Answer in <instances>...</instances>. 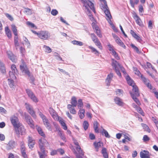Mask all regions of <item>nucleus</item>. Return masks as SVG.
<instances>
[{"label":"nucleus","mask_w":158,"mask_h":158,"mask_svg":"<svg viewBox=\"0 0 158 158\" xmlns=\"http://www.w3.org/2000/svg\"><path fill=\"white\" fill-rule=\"evenodd\" d=\"M81 0L83 3L84 6L85 8V11L87 15L89 17V19L91 21H94V18L92 16V15L91 13V12L89 8V7L93 10L94 13H95V10L94 4L90 1V0Z\"/></svg>","instance_id":"f257e3e1"},{"label":"nucleus","mask_w":158,"mask_h":158,"mask_svg":"<svg viewBox=\"0 0 158 158\" xmlns=\"http://www.w3.org/2000/svg\"><path fill=\"white\" fill-rule=\"evenodd\" d=\"M14 128L15 135H16L18 137H20V135H23L26 133V130L21 123L19 124Z\"/></svg>","instance_id":"f03ea898"},{"label":"nucleus","mask_w":158,"mask_h":158,"mask_svg":"<svg viewBox=\"0 0 158 158\" xmlns=\"http://www.w3.org/2000/svg\"><path fill=\"white\" fill-rule=\"evenodd\" d=\"M39 144L40 151L45 150V147H48L49 144L47 141L44 138H41L39 139Z\"/></svg>","instance_id":"7ed1b4c3"},{"label":"nucleus","mask_w":158,"mask_h":158,"mask_svg":"<svg viewBox=\"0 0 158 158\" xmlns=\"http://www.w3.org/2000/svg\"><path fill=\"white\" fill-rule=\"evenodd\" d=\"M39 115L42 119L44 125L50 131L52 130V128L49 122L48 119L40 111L38 112Z\"/></svg>","instance_id":"20e7f679"},{"label":"nucleus","mask_w":158,"mask_h":158,"mask_svg":"<svg viewBox=\"0 0 158 158\" xmlns=\"http://www.w3.org/2000/svg\"><path fill=\"white\" fill-rule=\"evenodd\" d=\"M20 69L23 73L27 75L29 77L30 76V73L28 68H27L25 63L23 60H22V62L20 65Z\"/></svg>","instance_id":"39448f33"},{"label":"nucleus","mask_w":158,"mask_h":158,"mask_svg":"<svg viewBox=\"0 0 158 158\" xmlns=\"http://www.w3.org/2000/svg\"><path fill=\"white\" fill-rule=\"evenodd\" d=\"M50 36L49 32L46 31H39L38 37L43 40H48Z\"/></svg>","instance_id":"423d86ee"},{"label":"nucleus","mask_w":158,"mask_h":158,"mask_svg":"<svg viewBox=\"0 0 158 158\" xmlns=\"http://www.w3.org/2000/svg\"><path fill=\"white\" fill-rule=\"evenodd\" d=\"M25 106L28 112L32 117L34 118H36V116L35 114V112L33 109L32 106L28 103H26L25 104Z\"/></svg>","instance_id":"0eeeda50"},{"label":"nucleus","mask_w":158,"mask_h":158,"mask_svg":"<svg viewBox=\"0 0 158 158\" xmlns=\"http://www.w3.org/2000/svg\"><path fill=\"white\" fill-rule=\"evenodd\" d=\"M26 93L28 97L34 102H37L38 100L33 93L29 89L26 90Z\"/></svg>","instance_id":"6e6552de"},{"label":"nucleus","mask_w":158,"mask_h":158,"mask_svg":"<svg viewBox=\"0 0 158 158\" xmlns=\"http://www.w3.org/2000/svg\"><path fill=\"white\" fill-rule=\"evenodd\" d=\"M10 120L14 127L17 126L19 124H21L19 121L18 118L15 115L11 116L10 117Z\"/></svg>","instance_id":"1a4fd4ad"},{"label":"nucleus","mask_w":158,"mask_h":158,"mask_svg":"<svg viewBox=\"0 0 158 158\" xmlns=\"http://www.w3.org/2000/svg\"><path fill=\"white\" fill-rule=\"evenodd\" d=\"M112 65L113 68L114 69L115 72L118 75L119 77L121 76V74L119 71V69L118 68L117 64H118V63L116 61L114 60V59H112Z\"/></svg>","instance_id":"9d476101"},{"label":"nucleus","mask_w":158,"mask_h":158,"mask_svg":"<svg viewBox=\"0 0 158 158\" xmlns=\"http://www.w3.org/2000/svg\"><path fill=\"white\" fill-rule=\"evenodd\" d=\"M48 110L51 116L55 120L58 119L59 116L54 110L52 107H50Z\"/></svg>","instance_id":"9b49d317"},{"label":"nucleus","mask_w":158,"mask_h":158,"mask_svg":"<svg viewBox=\"0 0 158 158\" xmlns=\"http://www.w3.org/2000/svg\"><path fill=\"white\" fill-rule=\"evenodd\" d=\"M112 35L113 37L115 40L116 43L119 45L122 46L124 48H126V46L124 44L122 41L119 38L114 34L112 33Z\"/></svg>","instance_id":"f8f14e48"},{"label":"nucleus","mask_w":158,"mask_h":158,"mask_svg":"<svg viewBox=\"0 0 158 158\" xmlns=\"http://www.w3.org/2000/svg\"><path fill=\"white\" fill-rule=\"evenodd\" d=\"M16 145L15 141L13 140H10L7 144L6 148L7 150H10L15 148Z\"/></svg>","instance_id":"ddd939ff"},{"label":"nucleus","mask_w":158,"mask_h":158,"mask_svg":"<svg viewBox=\"0 0 158 158\" xmlns=\"http://www.w3.org/2000/svg\"><path fill=\"white\" fill-rule=\"evenodd\" d=\"M25 118L29 125L32 128H34V126L33 124V121L31 117L28 115H26Z\"/></svg>","instance_id":"4468645a"},{"label":"nucleus","mask_w":158,"mask_h":158,"mask_svg":"<svg viewBox=\"0 0 158 158\" xmlns=\"http://www.w3.org/2000/svg\"><path fill=\"white\" fill-rule=\"evenodd\" d=\"M114 100L115 103L119 106H123L124 105L123 100L118 97H115Z\"/></svg>","instance_id":"2eb2a0df"},{"label":"nucleus","mask_w":158,"mask_h":158,"mask_svg":"<svg viewBox=\"0 0 158 158\" xmlns=\"http://www.w3.org/2000/svg\"><path fill=\"white\" fill-rule=\"evenodd\" d=\"M6 53L8 58L13 62H15L16 61V58L15 56L10 51H7Z\"/></svg>","instance_id":"dca6fc26"},{"label":"nucleus","mask_w":158,"mask_h":158,"mask_svg":"<svg viewBox=\"0 0 158 158\" xmlns=\"http://www.w3.org/2000/svg\"><path fill=\"white\" fill-rule=\"evenodd\" d=\"M133 18L135 19L137 24L140 26H143V23L139 17L135 13L134 15Z\"/></svg>","instance_id":"f3484780"},{"label":"nucleus","mask_w":158,"mask_h":158,"mask_svg":"<svg viewBox=\"0 0 158 158\" xmlns=\"http://www.w3.org/2000/svg\"><path fill=\"white\" fill-rule=\"evenodd\" d=\"M140 156L141 158H150L149 152L147 151L144 150L143 152H140Z\"/></svg>","instance_id":"a211bd4d"},{"label":"nucleus","mask_w":158,"mask_h":158,"mask_svg":"<svg viewBox=\"0 0 158 158\" xmlns=\"http://www.w3.org/2000/svg\"><path fill=\"white\" fill-rule=\"evenodd\" d=\"M73 142L74 144L77 146L76 147V149L77 151L79 153H80L81 155H83V153L81 150V148L79 145L78 143L76 141L75 139H73Z\"/></svg>","instance_id":"6ab92c4d"},{"label":"nucleus","mask_w":158,"mask_h":158,"mask_svg":"<svg viewBox=\"0 0 158 158\" xmlns=\"http://www.w3.org/2000/svg\"><path fill=\"white\" fill-rule=\"evenodd\" d=\"M113 77V74L112 73H110L108 75L106 81L107 86H109L110 85Z\"/></svg>","instance_id":"aec40b11"},{"label":"nucleus","mask_w":158,"mask_h":158,"mask_svg":"<svg viewBox=\"0 0 158 158\" xmlns=\"http://www.w3.org/2000/svg\"><path fill=\"white\" fill-rule=\"evenodd\" d=\"M133 87L132 90L133 92L134 93L133 94L136 96H139V89L136 85H134L132 86Z\"/></svg>","instance_id":"412c9836"},{"label":"nucleus","mask_w":158,"mask_h":158,"mask_svg":"<svg viewBox=\"0 0 158 158\" xmlns=\"http://www.w3.org/2000/svg\"><path fill=\"white\" fill-rule=\"evenodd\" d=\"M94 144L97 152L98 151V149L102 147L103 146V143L100 142L98 143L94 142Z\"/></svg>","instance_id":"4be33fe9"},{"label":"nucleus","mask_w":158,"mask_h":158,"mask_svg":"<svg viewBox=\"0 0 158 158\" xmlns=\"http://www.w3.org/2000/svg\"><path fill=\"white\" fill-rule=\"evenodd\" d=\"M57 120L59 121L60 123L61 124V126H62L64 130H66L67 129V127L65 124L64 120L61 118H60L59 117H58V119Z\"/></svg>","instance_id":"5701e85b"},{"label":"nucleus","mask_w":158,"mask_h":158,"mask_svg":"<svg viewBox=\"0 0 158 158\" xmlns=\"http://www.w3.org/2000/svg\"><path fill=\"white\" fill-rule=\"evenodd\" d=\"M94 130L97 133L99 132L98 126H99V124L98 123V122L96 121H95L94 122Z\"/></svg>","instance_id":"b1692460"},{"label":"nucleus","mask_w":158,"mask_h":158,"mask_svg":"<svg viewBox=\"0 0 158 158\" xmlns=\"http://www.w3.org/2000/svg\"><path fill=\"white\" fill-rule=\"evenodd\" d=\"M38 153L39 155L40 158H45L47 156V153L45 150H44V151H38Z\"/></svg>","instance_id":"393cba45"},{"label":"nucleus","mask_w":158,"mask_h":158,"mask_svg":"<svg viewBox=\"0 0 158 158\" xmlns=\"http://www.w3.org/2000/svg\"><path fill=\"white\" fill-rule=\"evenodd\" d=\"M130 33L132 35V36L135 38L138 41H140L141 40L140 37L137 35L135 32L133 30H131L130 31Z\"/></svg>","instance_id":"a878e982"},{"label":"nucleus","mask_w":158,"mask_h":158,"mask_svg":"<svg viewBox=\"0 0 158 158\" xmlns=\"http://www.w3.org/2000/svg\"><path fill=\"white\" fill-rule=\"evenodd\" d=\"M126 80H127L128 84L132 86L134 85L133 81L131 79L129 76H127L126 78Z\"/></svg>","instance_id":"bb28decb"},{"label":"nucleus","mask_w":158,"mask_h":158,"mask_svg":"<svg viewBox=\"0 0 158 158\" xmlns=\"http://www.w3.org/2000/svg\"><path fill=\"white\" fill-rule=\"evenodd\" d=\"M5 31L7 37L9 38H10L11 37V32L8 27H5Z\"/></svg>","instance_id":"cd10ccee"},{"label":"nucleus","mask_w":158,"mask_h":158,"mask_svg":"<svg viewBox=\"0 0 158 158\" xmlns=\"http://www.w3.org/2000/svg\"><path fill=\"white\" fill-rule=\"evenodd\" d=\"M36 128L39 133L42 136L44 137V138L45 137V135L43 131H42V129L40 127L37 126L36 127Z\"/></svg>","instance_id":"c85d7f7f"},{"label":"nucleus","mask_w":158,"mask_h":158,"mask_svg":"<svg viewBox=\"0 0 158 158\" xmlns=\"http://www.w3.org/2000/svg\"><path fill=\"white\" fill-rule=\"evenodd\" d=\"M0 71L3 73L6 72V70L4 64L0 61Z\"/></svg>","instance_id":"c756f323"},{"label":"nucleus","mask_w":158,"mask_h":158,"mask_svg":"<svg viewBox=\"0 0 158 158\" xmlns=\"http://www.w3.org/2000/svg\"><path fill=\"white\" fill-rule=\"evenodd\" d=\"M11 29L14 33V35L17 36L18 35L17 34V27L15 26L14 24H12L11 25Z\"/></svg>","instance_id":"7c9ffc66"},{"label":"nucleus","mask_w":158,"mask_h":158,"mask_svg":"<svg viewBox=\"0 0 158 158\" xmlns=\"http://www.w3.org/2000/svg\"><path fill=\"white\" fill-rule=\"evenodd\" d=\"M130 94L131 96L133 98V99L134 100V101L138 105H139L140 104V103L138 99L136 98V97H137L138 96H136L135 95L133 94L132 93H130Z\"/></svg>","instance_id":"2f4dec72"},{"label":"nucleus","mask_w":158,"mask_h":158,"mask_svg":"<svg viewBox=\"0 0 158 158\" xmlns=\"http://www.w3.org/2000/svg\"><path fill=\"white\" fill-rule=\"evenodd\" d=\"M71 103L73 107H76L77 106V102L75 97H72Z\"/></svg>","instance_id":"473e14b6"},{"label":"nucleus","mask_w":158,"mask_h":158,"mask_svg":"<svg viewBox=\"0 0 158 158\" xmlns=\"http://www.w3.org/2000/svg\"><path fill=\"white\" fill-rule=\"evenodd\" d=\"M85 110L84 109H80L79 111V117L81 119L83 118L85 116Z\"/></svg>","instance_id":"72a5a7b5"},{"label":"nucleus","mask_w":158,"mask_h":158,"mask_svg":"<svg viewBox=\"0 0 158 158\" xmlns=\"http://www.w3.org/2000/svg\"><path fill=\"white\" fill-rule=\"evenodd\" d=\"M71 43L74 45H76L79 46H82L83 45V43L82 42L75 40L72 41Z\"/></svg>","instance_id":"f704fd0d"},{"label":"nucleus","mask_w":158,"mask_h":158,"mask_svg":"<svg viewBox=\"0 0 158 158\" xmlns=\"http://www.w3.org/2000/svg\"><path fill=\"white\" fill-rule=\"evenodd\" d=\"M95 44V45L97 46L98 48L100 49H102V47L101 46V44L99 41L98 39L96 40L93 42Z\"/></svg>","instance_id":"c9c22d12"},{"label":"nucleus","mask_w":158,"mask_h":158,"mask_svg":"<svg viewBox=\"0 0 158 158\" xmlns=\"http://www.w3.org/2000/svg\"><path fill=\"white\" fill-rule=\"evenodd\" d=\"M95 44V45L97 46L98 48L100 49H102V47L101 46V44L99 41L98 39L96 40L93 42Z\"/></svg>","instance_id":"e433bc0d"},{"label":"nucleus","mask_w":158,"mask_h":158,"mask_svg":"<svg viewBox=\"0 0 158 158\" xmlns=\"http://www.w3.org/2000/svg\"><path fill=\"white\" fill-rule=\"evenodd\" d=\"M141 125L144 131H146L148 132H150V130L149 129V127L147 125L142 123H141Z\"/></svg>","instance_id":"4c0bfd02"},{"label":"nucleus","mask_w":158,"mask_h":158,"mask_svg":"<svg viewBox=\"0 0 158 158\" xmlns=\"http://www.w3.org/2000/svg\"><path fill=\"white\" fill-rule=\"evenodd\" d=\"M139 2V0H135L134 2L133 0H130V3L131 6L133 8L135 7V4H137Z\"/></svg>","instance_id":"58836bf2"},{"label":"nucleus","mask_w":158,"mask_h":158,"mask_svg":"<svg viewBox=\"0 0 158 158\" xmlns=\"http://www.w3.org/2000/svg\"><path fill=\"white\" fill-rule=\"evenodd\" d=\"M88 48L91 50L92 52L94 53L95 54L98 55L99 54L98 52L94 48L91 46H89Z\"/></svg>","instance_id":"ea45409f"},{"label":"nucleus","mask_w":158,"mask_h":158,"mask_svg":"<svg viewBox=\"0 0 158 158\" xmlns=\"http://www.w3.org/2000/svg\"><path fill=\"white\" fill-rule=\"evenodd\" d=\"M83 106V103L82 99H79L78 100V107L79 109H81V108Z\"/></svg>","instance_id":"a19ab883"},{"label":"nucleus","mask_w":158,"mask_h":158,"mask_svg":"<svg viewBox=\"0 0 158 158\" xmlns=\"http://www.w3.org/2000/svg\"><path fill=\"white\" fill-rule=\"evenodd\" d=\"M83 126L84 129L86 130L88 129L89 126L88 122L86 121H84L83 123Z\"/></svg>","instance_id":"79ce46f5"},{"label":"nucleus","mask_w":158,"mask_h":158,"mask_svg":"<svg viewBox=\"0 0 158 158\" xmlns=\"http://www.w3.org/2000/svg\"><path fill=\"white\" fill-rule=\"evenodd\" d=\"M11 69L12 71L15 74H17L18 73V72L15 65L12 64L11 66Z\"/></svg>","instance_id":"37998d69"},{"label":"nucleus","mask_w":158,"mask_h":158,"mask_svg":"<svg viewBox=\"0 0 158 158\" xmlns=\"http://www.w3.org/2000/svg\"><path fill=\"white\" fill-rule=\"evenodd\" d=\"M26 149H21V151L22 156L24 158H27V155L26 153Z\"/></svg>","instance_id":"c03bdc74"},{"label":"nucleus","mask_w":158,"mask_h":158,"mask_svg":"<svg viewBox=\"0 0 158 158\" xmlns=\"http://www.w3.org/2000/svg\"><path fill=\"white\" fill-rule=\"evenodd\" d=\"M18 35L17 36H16L14 37V42H15V45L16 47H18L19 46V44L18 42Z\"/></svg>","instance_id":"a18cd8bd"},{"label":"nucleus","mask_w":158,"mask_h":158,"mask_svg":"<svg viewBox=\"0 0 158 158\" xmlns=\"http://www.w3.org/2000/svg\"><path fill=\"white\" fill-rule=\"evenodd\" d=\"M117 66H118L119 69H120L122 72H123L124 74L126 73V72L125 71V70L123 66H121V65H120L118 63V64H117Z\"/></svg>","instance_id":"49530a36"},{"label":"nucleus","mask_w":158,"mask_h":158,"mask_svg":"<svg viewBox=\"0 0 158 158\" xmlns=\"http://www.w3.org/2000/svg\"><path fill=\"white\" fill-rule=\"evenodd\" d=\"M115 92L117 96H121L123 95V90L120 89H117Z\"/></svg>","instance_id":"de8ad7c7"},{"label":"nucleus","mask_w":158,"mask_h":158,"mask_svg":"<svg viewBox=\"0 0 158 158\" xmlns=\"http://www.w3.org/2000/svg\"><path fill=\"white\" fill-rule=\"evenodd\" d=\"M102 134V135L104 134L105 136L106 137L109 138L110 137V136L109 135L107 131L104 129H103Z\"/></svg>","instance_id":"09e8293b"},{"label":"nucleus","mask_w":158,"mask_h":158,"mask_svg":"<svg viewBox=\"0 0 158 158\" xmlns=\"http://www.w3.org/2000/svg\"><path fill=\"white\" fill-rule=\"evenodd\" d=\"M9 74L10 77V79H15L16 78V77L15 76V75L16 74H15L12 71H10L9 72Z\"/></svg>","instance_id":"8fccbe9b"},{"label":"nucleus","mask_w":158,"mask_h":158,"mask_svg":"<svg viewBox=\"0 0 158 158\" xmlns=\"http://www.w3.org/2000/svg\"><path fill=\"white\" fill-rule=\"evenodd\" d=\"M134 71L135 72V74L138 75V76H140L141 75L139 71L138 70L137 68L133 67Z\"/></svg>","instance_id":"3c124183"},{"label":"nucleus","mask_w":158,"mask_h":158,"mask_svg":"<svg viewBox=\"0 0 158 158\" xmlns=\"http://www.w3.org/2000/svg\"><path fill=\"white\" fill-rule=\"evenodd\" d=\"M90 36L93 42L98 39L94 33L91 34Z\"/></svg>","instance_id":"603ef678"},{"label":"nucleus","mask_w":158,"mask_h":158,"mask_svg":"<svg viewBox=\"0 0 158 158\" xmlns=\"http://www.w3.org/2000/svg\"><path fill=\"white\" fill-rule=\"evenodd\" d=\"M8 81L10 86L11 88H13L14 86L13 84L14 81L12 79H8Z\"/></svg>","instance_id":"864d4df0"},{"label":"nucleus","mask_w":158,"mask_h":158,"mask_svg":"<svg viewBox=\"0 0 158 158\" xmlns=\"http://www.w3.org/2000/svg\"><path fill=\"white\" fill-rule=\"evenodd\" d=\"M44 47L45 48V52L48 53H49L51 52V49L49 47L44 45Z\"/></svg>","instance_id":"5fc2aeb1"},{"label":"nucleus","mask_w":158,"mask_h":158,"mask_svg":"<svg viewBox=\"0 0 158 158\" xmlns=\"http://www.w3.org/2000/svg\"><path fill=\"white\" fill-rule=\"evenodd\" d=\"M54 56L56 57V58L57 60H62V58L60 57V55L56 52H55L54 54Z\"/></svg>","instance_id":"6e6d98bb"},{"label":"nucleus","mask_w":158,"mask_h":158,"mask_svg":"<svg viewBox=\"0 0 158 158\" xmlns=\"http://www.w3.org/2000/svg\"><path fill=\"white\" fill-rule=\"evenodd\" d=\"M51 14L53 16H56L58 14V11L56 9H52L51 12Z\"/></svg>","instance_id":"4d7b16f0"},{"label":"nucleus","mask_w":158,"mask_h":158,"mask_svg":"<svg viewBox=\"0 0 158 158\" xmlns=\"http://www.w3.org/2000/svg\"><path fill=\"white\" fill-rule=\"evenodd\" d=\"M139 13H141V15H143V6L141 5H140L139 6Z\"/></svg>","instance_id":"13d9d810"},{"label":"nucleus","mask_w":158,"mask_h":158,"mask_svg":"<svg viewBox=\"0 0 158 158\" xmlns=\"http://www.w3.org/2000/svg\"><path fill=\"white\" fill-rule=\"evenodd\" d=\"M131 47L136 51L137 53H140V52L138 48L135 46L134 45L132 44L131 45Z\"/></svg>","instance_id":"bf43d9fd"},{"label":"nucleus","mask_w":158,"mask_h":158,"mask_svg":"<svg viewBox=\"0 0 158 158\" xmlns=\"http://www.w3.org/2000/svg\"><path fill=\"white\" fill-rule=\"evenodd\" d=\"M5 15L11 21H13L14 20L13 17L9 14L6 13L5 14Z\"/></svg>","instance_id":"052dcab7"},{"label":"nucleus","mask_w":158,"mask_h":158,"mask_svg":"<svg viewBox=\"0 0 158 158\" xmlns=\"http://www.w3.org/2000/svg\"><path fill=\"white\" fill-rule=\"evenodd\" d=\"M137 111L139 113H140L142 115L144 116V114H143V113L142 110L138 106V107H137V108L136 109Z\"/></svg>","instance_id":"680f3d73"},{"label":"nucleus","mask_w":158,"mask_h":158,"mask_svg":"<svg viewBox=\"0 0 158 158\" xmlns=\"http://www.w3.org/2000/svg\"><path fill=\"white\" fill-rule=\"evenodd\" d=\"M0 112L4 114H6V110L3 107H0Z\"/></svg>","instance_id":"e2e57ef3"},{"label":"nucleus","mask_w":158,"mask_h":158,"mask_svg":"<svg viewBox=\"0 0 158 158\" xmlns=\"http://www.w3.org/2000/svg\"><path fill=\"white\" fill-rule=\"evenodd\" d=\"M152 120L154 122L155 124L158 123V119L156 117H152Z\"/></svg>","instance_id":"0e129e2a"},{"label":"nucleus","mask_w":158,"mask_h":158,"mask_svg":"<svg viewBox=\"0 0 158 158\" xmlns=\"http://www.w3.org/2000/svg\"><path fill=\"white\" fill-rule=\"evenodd\" d=\"M141 78L142 81L145 84L148 81H149L145 77L142 76Z\"/></svg>","instance_id":"69168bd1"},{"label":"nucleus","mask_w":158,"mask_h":158,"mask_svg":"<svg viewBox=\"0 0 158 158\" xmlns=\"http://www.w3.org/2000/svg\"><path fill=\"white\" fill-rule=\"evenodd\" d=\"M97 35L100 38H102V35L101 33L100 30L95 31Z\"/></svg>","instance_id":"338daca9"},{"label":"nucleus","mask_w":158,"mask_h":158,"mask_svg":"<svg viewBox=\"0 0 158 158\" xmlns=\"http://www.w3.org/2000/svg\"><path fill=\"white\" fill-rule=\"evenodd\" d=\"M59 135L60 136V138H61V139L64 141L66 142V138L65 137V136H64V135H63L62 134V133L61 132H60L59 134Z\"/></svg>","instance_id":"774afa93"}]
</instances>
